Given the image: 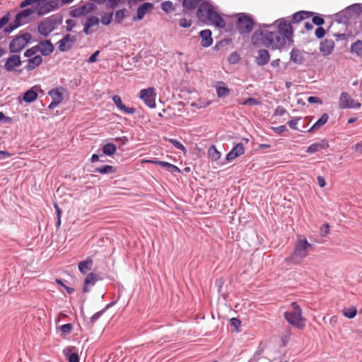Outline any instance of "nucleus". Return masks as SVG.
<instances>
[{
	"label": "nucleus",
	"instance_id": "69168bd1",
	"mask_svg": "<svg viewBox=\"0 0 362 362\" xmlns=\"http://www.w3.org/2000/svg\"><path fill=\"white\" fill-rule=\"evenodd\" d=\"M287 112L286 110L283 106H278L274 112L275 116H283Z\"/></svg>",
	"mask_w": 362,
	"mask_h": 362
},
{
	"label": "nucleus",
	"instance_id": "3c124183",
	"mask_svg": "<svg viewBox=\"0 0 362 362\" xmlns=\"http://www.w3.org/2000/svg\"><path fill=\"white\" fill-rule=\"evenodd\" d=\"M240 60V57L236 52L231 53L228 58V61L233 64L238 63Z\"/></svg>",
	"mask_w": 362,
	"mask_h": 362
},
{
	"label": "nucleus",
	"instance_id": "6e6552de",
	"mask_svg": "<svg viewBox=\"0 0 362 362\" xmlns=\"http://www.w3.org/2000/svg\"><path fill=\"white\" fill-rule=\"evenodd\" d=\"M361 106V104L352 99L347 93L342 92L341 93L339 101V109H358Z\"/></svg>",
	"mask_w": 362,
	"mask_h": 362
},
{
	"label": "nucleus",
	"instance_id": "f8f14e48",
	"mask_svg": "<svg viewBox=\"0 0 362 362\" xmlns=\"http://www.w3.org/2000/svg\"><path fill=\"white\" fill-rule=\"evenodd\" d=\"M21 64V57L18 54H12L6 59L4 68L6 71L11 72L16 71V68L19 67Z\"/></svg>",
	"mask_w": 362,
	"mask_h": 362
},
{
	"label": "nucleus",
	"instance_id": "4c0bfd02",
	"mask_svg": "<svg viewBox=\"0 0 362 362\" xmlns=\"http://www.w3.org/2000/svg\"><path fill=\"white\" fill-rule=\"evenodd\" d=\"M208 155L212 160L216 161L221 158V153L214 145H212L208 150Z\"/></svg>",
	"mask_w": 362,
	"mask_h": 362
},
{
	"label": "nucleus",
	"instance_id": "2eb2a0df",
	"mask_svg": "<svg viewBox=\"0 0 362 362\" xmlns=\"http://www.w3.org/2000/svg\"><path fill=\"white\" fill-rule=\"evenodd\" d=\"M112 100L113 101V103H115V105H116L117 108L125 113V114H129V115H132L134 113L136 112V110L135 107H127L125 106L122 101V98L119 95H115L112 97Z\"/></svg>",
	"mask_w": 362,
	"mask_h": 362
},
{
	"label": "nucleus",
	"instance_id": "b1692460",
	"mask_svg": "<svg viewBox=\"0 0 362 362\" xmlns=\"http://www.w3.org/2000/svg\"><path fill=\"white\" fill-rule=\"evenodd\" d=\"M202 0H182V5L184 8V11L189 12L194 11L198 6L202 3Z\"/></svg>",
	"mask_w": 362,
	"mask_h": 362
},
{
	"label": "nucleus",
	"instance_id": "4d7b16f0",
	"mask_svg": "<svg viewBox=\"0 0 362 362\" xmlns=\"http://www.w3.org/2000/svg\"><path fill=\"white\" fill-rule=\"evenodd\" d=\"M272 129L277 134H281V133L288 131L286 126L284 124L278 127H272Z\"/></svg>",
	"mask_w": 362,
	"mask_h": 362
},
{
	"label": "nucleus",
	"instance_id": "0eeeda50",
	"mask_svg": "<svg viewBox=\"0 0 362 362\" xmlns=\"http://www.w3.org/2000/svg\"><path fill=\"white\" fill-rule=\"evenodd\" d=\"M139 97L148 107L154 108L156 107V93L154 88L149 87L141 89Z\"/></svg>",
	"mask_w": 362,
	"mask_h": 362
},
{
	"label": "nucleus",
	"instance_id": "bb28decb",
	"mask_svg": "<svg viewBox=\"0 0 362 362\" xmlns=\"http://www.w3.org/2000/svg\"><path fill=\"white\" fill-rule=\"evenodd\" d=\"M329 116L327 113L322 114L321 117L317 120V122L307 132L311 133L314 130L320 128L327 122Z\"/></svg>",
	"mask_w": 362,
	"mask_h": 362
},
{
	"label": "nucleus",
	"instance_id": "423d86ee",
	"mask_svg": "<svg viewBox=\"0 0 362 362\" xmlns=\"http://www.w3.org/2000/svg\"><path fill=\"white\" fill-rule=\"evenodd\" d=\"M236 28L241 35L250 33L254 27L255 21L251 16L245 13L237 14Z\"/></svg>",
	"mask_w": 362,
	"mask_h": 362
},
{
	"label": "nucleus",
	"instance_id": "37998d69",
	"mask_svg": "<svg viewBox=\"0 0 362 362\" xmlns=\"http://www.w3.org/2000/svg\"><path fill=\"white\" fill-rule=\"evenodd\" d=\"M48 94L53 100L62 102L64 99L62 93H61L58 89H52L49 91Z\"/></svg>",
	"mask_w": 362,
	"mask_h": 362
},
{
	"label": "nucleus",
	"instance_id": "ddd939ff",
	"mask_svg": "<svg viewBox=\"0 0 362 362\" xmlns=\"http://www.w3.org/2000/svg\"><path fill=\"white\" fill-rule=\"evenodd\" d=\"M308 52L297 48H293L290 52V61L293 63L301 65L306 59Z\"/></svg>",
	"mask_w": 362,
	"mask_h": 362
},
{
	"label": "nucleus",
	"instance_id": "e433bc0d",
	"mask_svg": "<svg viewBox=\"0 0 362 362\" xmlns=\"http://www.w3.org/2000/svg\"><path fill=\"white\" fill-rule=\"evenodd\" d=\"M161 10L165 13H169L175 11V6L171 1H165L160 4Z\"/></svg>",
	"mask_w": 362,
	"mask_h": 362
},
{
	"label": "nucleus",
	"instance_id": "393cba45",
	"mask_svg": "<svg viewBox=\"0 0 362 362\" xmlns=\"http://www.w3.org/2000/svg\"><path fill=\"white\" fill-rule=\"evenodd\" d=\"M93 264V259L90 257H87L85 260L78 263V270L81 273L85 274L88 271H90L92 269Z\"/></svg>",
	"mask_w": 362,
	"mask_h": 362
},
{
	"label": "nucleus",
	"instance_id": "5fc2aeb1",
	"mask_svg": "<svg viewBox=\"0 0 362 362\" xmlns=\"http://www.w3.org/2000/svg\"><path fill=\"white\" fill-rule=\"evenodd\" d=\"M61 332L64 334H69L72 329V325L71 323L64 324L60 327Z\"/></svg>",
	"mask_w": 362,
	"mask_h": 362
},
{
	"label": "nucleus",
	"instance_id": "dca6fc26",
	"mask_svg": "<svg viewBox=\"0 0 362 362\" xmlns=\"http://www.w3.org/2000/svg\"><path fill=\"white\" fill-rule=\"evenodd\" d=\"M245 153L243 143H238L226 155V160L231 161Z\"/></svg>",
	"mask_w": 362,
	"mask_h": 362
},
{
	"label": "nucleus",
	"instance_id": "774afa93",
	"mask_svg": "<svg viewBox=\"0 0 362 362\" xmlns=\"http://www.w3.org/2000/svg\"><path fill=\"white\" fill-rule=\"evenodd\" d=\"M69 362H79V356L76 353H71L69 356Z\"/></svg>",
	"mask_w": 362,
	"mask_h": 362
},
{
	"label": "nucleus",
	"instance_id": "f3484780",
	"mask_svg": "<svg viewBox=\"0 0 362 362\" xmlns=\"http://www.w3.org/2000/svg\"><path fill=\"white\" fill-rule=\"evenodd\" d=\"M334 47V42L332 40L325 39L320 45V51L324 56L329 55Z\"/></svg>",
	"mask_w": 362,
	"mask_h": 362
},
{
	"label": "nucleus",
	"instance_id": "49530a36",
	"mask_svg": "<svg viewBox=\"0 0 362 362\" xmlns=\"http://www.w3.org/2000/svg\"><path fill=\"white\" fill-rule=\"evenodd\" d=\"M20 26H21V23L17 22L16 20L15 19L13 23L9 24L7 27L4 28V32L6 33H11Z\"/></svg>",
	"mask_w": 362,
	"mask_h": 362
},
{
	"label": "nucleus",
	"instance_id": "09e8293b",
	"mask_svg": "<svg viewBox=\"0 0 362 362\" xmlns=\"http://www.w3.org/2000/svg\"><path fill=\"white\" fill-rule=\"evenodd\" d=\"M312 22L313 24L318 27H321L325 23V20L318 13H316L312 16Z\"/></svg>",
	"mask_w": 362,
	"mask_h": 362
},
{
	"label": "nucleus",
	"instance_id": "a211bd4d",
	"mask_svg": "<svg viewBox=\"0 0 362 362\" xmlns=\"http://www.w3.org/2000/svg\"><path fill=\"white\" fill-rule=\"evenodd\" d=\"M42 62V58L40 55H35L30 57L27 60V64L25 66V69L28 71H31L38 67Z\"/></svg>",
	"mask_w": 362,
	"mask_h": 362
},
{
	"label": "nucleus",
	"instance_id": "0e129e2a",
	"mask_svg": "<svg viewBox=\"0 0 362 362\" xmlns=\"http://www.w3.org/2000/svg\"><path fill=\"white\" fill-rule=\"evenodd\" d=\"M10 18V13H7L0 18V29L6 25Z\"/></svg>",
	"mask_w": 362,
	"mask_h": 362
},
{
	"label": "nucleus",
	"instance_id": "8fccbe9b",
	"mask_svg": "<svg viewBox=\"0 0 362 362\" xmlns=\"http://www.w3.org/2000/svg\"><path fill=\"white\" fill-rule=\"evenodd\" d=\"M54 206L56 210V214H57V221H56V227L59 228L61 226V218L62 214V211L59 208L57 204H54Z\"/></svg>",
	"mask_w": 362,
	"mask_h": 362
},
{
	"label": "nucleus",
	"instance_id": "7ed1b4c3",
	"mask_svg": "<svg viewBox=\"0 0 362 362\" xmlns=\"http://www.w3.org/2000/svg\"><path fill=\"white\" fill-rule=\"evenodd\" d=\"M311 247L312 245L308 243L307 239L300 236L295 245L293 252L285 259V262L293 264H299L308 255L309 250Z\"/></svg>",
	"mask_w": 362,
	"mask_h": 362
},
{
	"label": "nucleus",
	"instance_id": "473e14b6",
	"mask_svg": "<svg viewBox=\"0 0 362 362\" xmlns=\"http://www.w3.org/2000/svg\"><path fill=\"white\" fill-rule=\"evenodd\" d=\"M37 93L35 90H33V89H30L24 93L23 100L25 103H30L35 101L37 99Z\"/></svg>",
	"mask_w": 362,
	"mask_h": 362
},
{
	"label": "nucleus",
	"instance_id": "f03ea898",
	"mask_svg": "<svg viewBox=\"0 0 362 362\" xmlns=\"http://www.w3.org/2000/svg\"><path fill=\"white\" fill-rule=\"evenodd\" d=\"M197 16L200 21L212 24L217 28H223L226 25L224 19L215 11L214 6L209 1H203L200 4Z\"/></svg>",
	"mask_w": 362,
	"mask_h": 362
},
{
	"label": "nucleus",
	"instance_id": "5701e85b",
	"mask_svg": "<svg viewBox=\"0 0 362 362\" xmlns=\"http://www.w3.org/2000/svg\"><path fill=\"white\" fill-rule=\"evenodd\" d=\"M100 19L96 16H91L88 18L86 23H84V28L83 32L86 35L92 34L93 31L90 30V28L94 25H98Z\"/></svg>",
	"mask_w": 362,
	"mask_h": 362
},
{
	"label": "nucleus",
	"instance_id": "c85d7f7f",
	"mask_svg": "<svg viewBox=\"0 0 362 362\" xmlns=\"http://www.w3.org/2000/svg\"><path fill=\"white\" fill-rule=\"evenodd\" d=\"M93 173H98L103 175L112 174L116 172V169L115 167L109 165H104L100 167L95 168L93 170Z\"/></svg>",
	"mask_w": 362,
	"mask_h": 362
},
{
	"label": "nucleus",
	"instance_id": "ea45409f",
	"mask_svg": "<svg viewBox=\"0 0 362 362\" xmlns=\"http://www.w3.org/2000/svg\"><path fill=\"white\" fill-rule=\"evenodd\" d=\"M324 148L323 143L315 142L310 144L306 149L308 153H314Z\"/></svg>",
	"mask_w": 362,
	"mask_h": 362
},
{
	"label": "nucleus",
	"instance_id": "79ce46f5",
	"mask_svg": "<svg viewBox=\"0 0 362 362\" xmlns=\"http://www.w3.org/2000/svg\"><path fill=\"white\" fill-rule=\"evenodd\" d=\"M114 13L113 12H108L105 13L100 18V22L104 25H108L111 23L112 21Z\"/></svg>",
	"mask_w": 362,
	"mask_h": 362
},
{
	"label": "nucleus",
	"instance_id": "c756f323",
	"mask_svg": "<svg viewBox=\"0 0 362 362\" xmlns=\"http://www.w3.org/2000/svg\"><path fill=\"white\" fill-rule=\"evenodd\" d=\"M347 8L352 18H358L362 13V7L360 4H354L347 6Z\"/></svg>",
	"mask_w": 362,
	"mask_h": 362
},
{
	"label": "nucleus",
	"instance_id": "58836bf2",
	"mask_svg": "<svg viewBox=\"0 0 362 362\" xmlns=\"http://www.w3.org/2000/svg\"><path fill=\"white\" fill-rule=\"evenodd\" d=\"M51 25H53L54 29L62 22V17L59 15H52L46 18Z\"/></svg>",
	"mask_w": 362,
	"mask_h": 362
},
{
	"label": "nucleus",
	"instance_id": "7c9ffc66",
	"mask_svg": "<svg viewBox=\"0 0 362 362\" xmlns=\"http://www.w3.org/2000/svg\"><path fill=\"white\" fill-rule=\"evenodd\" d=\"M216 94L218 98H223L230 94L229 88L224 85V83L218 82V85L216 87Z\"/></svg>",
	"mask_w": 362,
	"mask_h": 362
},
{
	"label": "nucleus",
	"instance_id": "412c9836",
	"mask_svg": "<svg viewBox=\"0 0 362 362\" xmlns=\"http://www.w3.org/2000/svg\"><path fill=\"white\" fill-rule=\"evenodd\" d=\"M270 59V54L267 49H259L257 56L255 57V62L259 66H264L268 64Z\"/></svg>",
	"mask_w": 362,
	"mask_h": 362
},
{
	"label": "nucleus",
	"instance_id": "f704fd0d",
	"mask_svg": "<svg viewBox=\"0 0 362 362\" xmlns=\"http://www.w3.org/2000/svg\"><path fill=\"white\" fill-rule=\"evenodd\" d=\"M117 151V146L113 143H107L103 146V153L105 156H111Z\"/></svg>",
	"mask_w": 362,
	"mask_h": 362
},
{
	"label": "nucleus",
	"instance_id": "6e6d98bb",
	"mask_svg": "<svg viewBox=\"0 0 362 362\" xmlns=\"http://www.w3.org/2000/svg\"><path fill=\"white\" fill-rule=\"evenodd\" d=\"M192 22L191 20L187 19L185 18H181L179 21L180 26L184 28H189L192 25Z\"/></svg>",
	"mask_w": 362,
	"mask_h": 362
},
{
	"label": "nucleus",
	"instance_id": "603ef678",
	"mask_svg": "<svg viewBox=\"0 0 362 362\" xmlns=\"http://www.w3.org/2000/svg\"><path fill=\"white\" fill-rule=\"evenodd\" d=\"M300 119H301V117H293L288 122L289 127L294 130H298V129L297 127V124H298V121Z\"/></svg>",
	"mask_w": 362,
	"mask_h": 362
},
{
	"label": "nucleus",
	"instance_id": "052dcab7",
	"mask_svg": "<svg viewBox=\"0 0 362 362\" xmlns=\"http://www.w3.org/2000/svg\"><path fill=\"white\" fill-rule=\"evenodd\" d=\"M119 5V0H107L106 7L114 9Z\"/></svg>",
	"mask_w": 362,
	"mask_h": 362
},
{
	"label": "nucleus",
	"instance_id": "a19ab883",
	"mask_svg": "<svg viewBox=\"0 0 362 362\" xmlns=\"http://www.w3.org/2000/svg\"><path fill=\"white\" fill-rule=\"evenodd\" d=\"M357 314V309L355 306H351L343 310V315L348 319H353Z\"/></svg>",
	"mask_w": 362,
	"mask_h": 362
},
{
	"label": "nucleus",
	"instance_id": "4be33fe9",
	"mask_svg": "<svg viewBox=\"0 0 362 362\" xmlns=\"http://www.w3.org/2000/svg\"><path fill=\"white\" fill-rule=\"evenodd\" d=\"M38 32L43 36H48L54 29L53 25L47 19L41 21L38 25Z\"/></svg>",
	"mask_w": 362,
	"mask_h": 362
},
{
	"label": "nucleus",
	"instance_id": "1a4fd4ad",
	"mask_svg": "<svg viewBox=\"0 0 362 362\" xmlns=\"http://www.w3.org/2000/svg\"><path fill=\"white\" fill-rule=\"evenodd\" d=\"M95 5L93 2L86 3L79 7L73 8L70 12L69 15L72 18H77L82 16H85L95 9Z\"/></svg>",
	"mask_w": 362,
	"mask_h": 362
},
{
	"label": "nucleus",
	"instance_id": "c9c22d12",
	"mask_svg": "<svg viewBox=\"0 0 362 362\" xmlns=\"http://www.w3.org/2000/svg\"><path fill=\"white\" fill-rule=\"evenodd\" d=\"M350 52L356 54L358 57H362V41L358 40L353 43Z\"/></svg>",
	"mask_w": 362,
	"mask_h": 362
},
{
	"label": "nucleus",
	"instance_id": "bf43d9fd",
	"mask_svg": "<svg viewBox=\"0 0 362 362\" xmlns=\"http://www.w3.org/2000/svg\"><path fill=\"white\" fill-rule=\"evenodd\" d=\"M325 34L326 31L322 27H318L315 32V35L317 39H322Z\"/></svg>",
	"mask_w": 362,
	"mask_h": 362
},
{
	"label": "nucleus",
	"instance_id": "de8ad7c7",
	"mask_svg": "<svg viewBox=\"0 0 362 362\" xmlns=\"http://www.w3.org/2000/svg\"><path fill=\"white\" fill-rule=\"evenodd\" d=\"M46 0H24L20 4L21 8H25L28 6H33L34 4L40 5L41 1Z\"/></svg>",
	"mask_w": 362,
	"mask_h": 362
},
{
	"label": "nucleus",
	"instance_id": "864d4df0",
	"mask_svg": "<svg viewBox=\"0 0 362 362\" xmlns=\"http://www.w3.org/2000/svg\"><path fill=\"white\" fill-rule=\"evenodd\" d=\"M334 16H335V21L338 23H343V24H346V25L348 24L346 18H344L341 11L337 13Z\"/></svg>",
	"mask_w": 362,
	"mask_h": 362
},
{
	"label": "nucleus",
	"instance_id": "aec40b11",
	"mask_svg": "<svg viewBox=\"0 0 362 362\" xmlns=\"http://www.w3.org/2000/svg\"><path fill=\"white\" fill-rule=\"evenodd\" d=\"M37 45L40 47L39 52H40L42 56H48L54 51V45L49 40L40 41Z\"/></svg>",
	"mask_w": 362,
	"mask_h": 362
},
{
	"label": "nucleus",
	"instance_id": "4468645a",
	"mask_svg": "<svg viewBox=\"0 0 362 362\" xmlns=\"http://www.w3.org/2000/svg\"><path fill=\"white\" fill-rule=\"evenodd\" d=\"M35 12V10L32 8L23 9L16 15L15 19L17 22L21 23V25H23L30 21V16Z\"/></svg>",
	"mask_w": 362,
	"mask_h": 362
},
{
	"label": "nucleus",
	"instance_id": "e2e57ef3",
	"mask_svg": "<svg viewBox=\"0 0 362 362\" xmlns=\"http://www.w3.org/2000/svg\"><path fill=\"white\" fill-rule=\"evenodd\" d=\"M66 30L70 32L72 31L73 28L76 26V22L72 19H67L66 21Z\"/></svg>",
	"mask_w": 362,
	"mask_h": 362
},
{
	"label": "nucleus",
	"instance_id": "20e7f679",
	"mask_svg": "<svg viewBox=\"0 0 362 362\" xmlns=\"http://www.w3.org/2000/svg\"><path fill=\"white\" fill-rule=\"evenodd\" d=\"M292 311L284 313L286 321L298 329H303L305 325V319L302 316V310L296 302L291 303Z\"/></svg>",
	"mask_w": 362,
	"mask_h": 362
},
{
	"label": "nucleus",
	"instance_id": "a878e982",
	"mask_svg": "<svg viewBox=\"0 0 362 362\" xmlns=\"http://www.w3.org/2000/svg\"><path fill=\"white\" fill-rule=\"evenodd\" d=\"M153 163L160 165L162 168H165L168 171L171 173L172 174L176 173H180V170L178 167L176 165L171 164L166 161L163 160H153Z\"/></svg>",
	"mask_w": 362,
	"mask_h": 362
},
{
	"label": "nucleus",
	"instance_id": "2f4dec72",
	"mask_svg": "<svg viewBox=\"0 0 362 362\" xmlns=\"http://www.w3.org/2000/svg\"><path fill=\"white\" fill-rule=\"evenodd\" d=\"M39 8L37 11L38 16H44L53 10V7H52L50 4H47V1L43 3L42 4L38 5Z\"/></svg>",
	"mask_w": 362,
	"mask_h": 362
},
{
	"label": "nucleus",
	"instance_id": "338daca9",
	"mask_svg": "<svg viewBox=\"0 0 362 362\" xmlns=\"http://www.w3.org/2000/svg\"><path fill=\"white\" fill-rule=\"evenodd\" d=\"M308 102L311 104H322V100L320 98L315 97V96L308 97Z\"/></svg>",
	"mask_w": 362,
	"mask_h": 362
},
{
	"label": "nucleus",
	"instance_id": "f257e3e1",
	"mask_svg": "<svg viewBox=\"0 0 362 362\" xmlns=\"http://www.w3.org/2000/svg\"><path fill=\"white\" fill-rule=\"evenodd\" d=\"M315 14V12L300 11L292 15L291 21H286L281 18L272 23H263L259 25V30L252 35V40L260 37L262 43L273 50L284 49L286 45L293 44V31L292 23H299ZM256 42H254V44Z\"/></svg>",
	"mask_w": 362,
	"mask_h": 362
},
{
	"label": "nucleus",
	"instance_id": "680f3d73",
	"mask_svg": "<svg viewBox=\"0 0 362 362\" xmlns=\"http://www.w3.org/2000/svg\"><path fill=\"white\" fill-rule=\"evenodd\" d=\"M329 233V225L328 223H325L320 228V234L321 236L325 237Z\"/></svg>",
	"mask_w": 362,
	"mask_h": 362
},
{
	"label": "nucleus",
	"instance_id": "13d9d810",
	"mask_svg": "<svg viewBox=\"0 0 362 362\" xmlns=\"http://www.w3.org/2000/svg\"><path fill=\"white\" fill-rule=\"evenodd\" d=\"M56 282H57V284H59V285H60L61 286H62V287H63V288H64L67 291V293H68L71 294V293H73L74 292V288H71V287H69V286H66V285L63 283L62 280L57 279H56Z\"/></svg>",
	"mask_w": 362,
	"mask_h": 362
},
{
	"label": "nucleus",
	"instance_id": "9b49d317",
	"mask_svg": "<svg viewBox=\"0 0 362 362\" xmlns=\"http://www.w3.org/2000/svg\"><path fill=\"white\" fill-rule=\"evenodd\" d=\"M153 8V4L150 2H144L136 9V13L132 17V21L136 22L142 20L144 16Z\"/></svg>",
	"mask_w": 362,
	"mask_h": 362
},
{
	"label": "nucleus",
	"instance_id": "72a5a7b5",
	"mask_svg": "<svg viewBox=\"0 0 362 362\" xmlns=\"http://www.w3.org/2000/svg\"><path fill=\"white\" fill-rule=\"evenodd\" d=\"M99 280H101L100 277H99L96 274L90 272L86 276L84 280V284L94 286Z\"/></svg>",
	"mask_w": 362,
	"mask_h": 362
},
{
	"label": "nucleus",
	"instance_id": "6ab92c4d",
	"mask_svg": "<svg viewBox=\"0 0 362 362\" xmlns=\"http://www.w3.org/2000/svg\"><path fill=\"white\" fill-rule=\"evenodd\" d=\"M212 33L209 29H205L199 33V35L202 38L201 45L203 47H209L213 43V39L211 37Z\"/></svg>",
	"mask_w": 362,
	"mask_h": 362
},
{
	"label": "nucleus",
	"instance_id": "c03bdc74",
	"mask_svg": "<svg viewBox=\"0 0 362 362\" xmlns=\"http://www.w3.org/2000/svg\"><path fill=\"white\" fill-rule=\"evenodd\" d=\"M168 141L171 144H173V146L175 148H176L177 149H179V150L182 151L185 153L187 152V148H185V146L181 142L177 141V139H168Z\"/></svg>",
	"mask_w": 362,
	"mask_h": 362
},
{
	"label": "nucleus",
	"instance_id": "cd10ccee",
	"mask_svg": "<svg viewBox=\"0 0 362 362\" xmlns=\"http://www.w3.org/2000/svg\"><path fill=\"white\" fill-rule=\"evenodd\" d=\"M129 15V11L126 8H121V9H119L117 11H116V12L114 13V21L115 23L117 24H120L122 23V21H124V19L128 16Z\"/></svg>",
	"mask_w": 362,
	"mask_h": 362
},
{
	"label": "nucleus",
	"instance_id": "9d476101",
	"mask_svg": "<svg viewBox=\"0 0 362 362\" xmlns=\"http://www.w3.org/2000/svg\"><path fill=\"white\" fill-rule=\"evenodd\" d=\"M76 42V37L71 34H66L58 41V48L61 52H65L70 50Z\"/></svg>",
	"mask_w": 362,
	"mask_h": 362
},
{
	"label": "nucleus",
	"instance_id": "a18cd8bd",
	"mask_svg": "<svg viewBox=\"0 0 362 362\" xmlns=\"http://www.w3.org/2000/svg\"><path fill=\"white\" fill-rule=\"evenodd\" d=\"M39 49H40V47L38 46L37 45H35L29 49H28L25 52H24V57H28V58H30L33 56H34L37 52H39Z\"/></svg>",
	"mask_w": 362,
	"mask_h": 362
},
{
	"label": "nucleus",
	"instance_id": "39448f33",
	"mask_svg": "<svg viewBox=\"0 0 362 362\" xmlns=\"http://www.w3.org/2000/svg\"><path fill=\"white\" fill-rule=\"evenodd\" d=\"M32 35L24 33L15 36L10 42L8 49L11 53H18L23 50L31 41Z\"/></svg>",
	"mask_w": 362,
	"mask_h": 362
}]
</instances>
